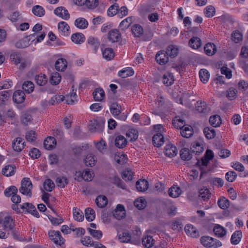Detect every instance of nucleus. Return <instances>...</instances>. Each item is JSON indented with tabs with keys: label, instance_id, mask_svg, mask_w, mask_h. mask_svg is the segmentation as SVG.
<instances>
[{
	"label": "nucleus",
	"instance_id": "64",
	"mask_svg": "<svg viewBox=\"0 0 248 248\" xmlns=\"http://www.w3.org/2000/svg\"><path fill=\"white\" fill-rule=\"evenodd\" d=\"M56 183L58 187L63 188L68 183V180L65 177H59L56 180Z\"/></svg>",
	"mask_w": 248,
	"mask_h": 248
},
{
	"label": "nucleus",
	"instance_id": "29",
	"mask_svg": "<svg viewBox=\"0 0 248 248\" xmlns=\"http://www.w3.org/2000/svg\"><path fill=\"white\" fill-rule=\"evenodd\" d=\"M154 240L152 236L144 234L142 238V244L143 246L147 248H151L154 244Z\"/></svg>",
	"mask_w": 248,
	"mask_h": 248
},
{
	"label": "nucleus",
	"instance_id": "17",
	"mask_svg": "<svg viewBox=\"0 0 248 248\" xmlns=\"http://www.w3.org/2000/svg\"><path fill=\"white\" fill-rule=\"evenodd\" d=\"M56 145V140L54 137H47L44 142V146L46 149L51 150Z\"/></svg>",
	"mask_w": 248,
	"mask_h": 248
},
{
	"label": "nucleus",
	"instance_id": "25",
	"mask_svg": "<svg viewBox=\"0 0 248 248\" xmlns=\"http://www.w3.org/2000/svg\"><path fill=\"white\" fill-rule=\"evenodd\" d=\"M102 56L104 59L107 61H110L113 59L115 56L114 50L111 48H107L103 49L101 48Z\"/></svg>",
	"mask_w": 248,
	"mask_h": 248
},
{
	"label": "nucleus",
	"instance_id": "23",
	"mask_svg": "<svg viewBox=\"0 0 248 248\" xmlns=\"http://www.w3.org/2000/svg\"><path fill=\"white\" fill-rule=\"evenodd\" d=\"M188 45L192 49H198L202 45L201 40L198 37L194 36L189 40Z\"/></svg>",
	"mask_w": 248,
	"mask_h": 248
},
{
	"label": "nucleus",
	"instance_id": "22",
	"mask_svg": "<svg viewBox=\"0 0 248 248\" xmlns=\"http://www.w3.org/2000/svg\"><path fill=\"white\" fill-rule=\"evenodd\" d=\"M93 95L95 101H101L104 99L105 94L103 89L98 88L94 90Z\"/></svg>",
	"mask_w": 248,
	"mask_h": 248
},
{
	"label": "nucleus",
	"instance_id": "13",
	"mask_svg": "<svg viewBox=\"0 0 248 248\" xmlns=\"http://www.w3.org/2000/svg\"><path fill=\"white\" fill-rule=\"evenodd\" d=\"M60 33L63 36H67L70 33V27L68 24L64 21H61L58 25Z\"/></svg>",
	"mask_w": 248,
	"mask_h": 248
},
{
	"label": "nucleus",
	"instance_id": "34",
	"mask_svg": "<svg viewBox=\"0 0 248 248\" xmlns=\"http://www.w3.org/2000/svg\"><path fill=\"white\" fill-rule=\"evenodd\" d=\"M74 24L77 28L80 29H85L88 26V22L83 17H79L76 19Z\"/></svg>",
	"mask_w": 248,
	"mask_h": 248
},
{
	"label": "nucleus",
	"instance_id": "12",
	"mask_svg": "<svg viewBox=\"0 0 248 248\" xmlns=\"http://www.w3.org/2000/svg\"><path fill=\"white\" fill-rule=\"evenodd\" d=\"M26 95L24 91L18 90L16 91L13 95V101L17 104H21L24 102Z\"/></svg>",
	"mask_w": 248,
	"mask_h": 248
},
{
	"label": "nucleus",
	"instance_id": "53",
	"mask_svg": "<svg viewBox=\"0 0 248 248\" xmlns=\"http://www.w3.org/2000/svg\"><path fill=\"white\" fill-rule=\"evenodd\" d=\"M199 197L203 201L208 200L211 196V193L207 188L203 187L199 190Z\"/></svg>",
	"mask_w": 248,
	"mask_h": 248
},
{
	"label": "nucleus",
	"instance_id": "54",
	"mask_svg": "<svg viewBox=\"0 0 248 248\" xmlns=\"http://www.w3.org/2000/svg\"><path fill=\"white\" fill-rule=\"evenodd\" d=\"M34 88L33 83L30 81H26L22 85V89L28 93H32Z\"/></svg>",
	"mask_w": 248,
	"mask_h": 248
},
{
	"label": "nucleus",
	"instance_id": "35",
	"mask_svg": "<svg viewBox=\"0 0 248 248\" xmlns=\"http://www.w3.org/2000/svg\"><path fill=\"white\" fill-rule=\"evenodd\" d=\"M182 193V190L179 187L175 186H172L168 191L169 195L172 198L178 197Z\"/></svg>",
	"mask_w": 248,
	"mask_h": 248
},
{
	"label": "nucleus",
	"instance_id": "24",
	"mask_svg": "<svg viewBox=\"0 0 248 248\" xmlns=\"http://www.w3.org/2000/svg\"><path fill=\"white\" fill-rule=\"evenodd\" d=\"M16 169V167L15 165H7L2 169L1 172L5 176H11L15 174Z\"/></svg>",
	"mask_w": 248,
	"mask_h": 248
},
{
	"label": "nucleus",
	"instance_id": "49",
	"mask_svg": "<svg viewBox=\"0 0 248 248\" xmlns=\"http://www.w3.org/2000/svg\"><path fill=\"white\" fill-rule=\"evenodd\" d=\"M85 216L88 221H92L95 217V211L91 208H87L85 210Z\"/></svg>",
	"mask_w": 248,
	"mask_h": 248
},
{
	"label": "nucleus",
	"instance_id": "50",
	"mask_svg": "<svg viewBox=\"0 0 248 248\" xmlns=\"http://www.w3.org/2000/svg\"><path fill=\"white\" fill-rule=\"evenodd\" d=\"M242 237V232L239 231H235L232 235L231 238V243L233 245L238 244Z\"/></svg>",
	"mask_w": 248,
	"mask_h": 248
},
{
	"label": "nucleus",
	"instance_id": "55",
	"mask_svg": "<svg viewBox=\"0 0 248 248\" xmlns=\"http://www.w3.org/2000/svg\"><path fill=\"white\" fill-rule=\"evenodd\" d=\"M32 12L36 16L41 17L43 16L45 13L44 8L40 5H36L32 7Z\"/></svg>",
	"mask_w": 248,
	"mask_h": 248
},
{
	"label": "nucleus",
	"instance_id": "42",
	"mask_svg": "<svg viewBox=\"0 0 248 248\" xmlns=\"http://www.w3.org/2000/svg\"><path fill=\"white\" fill-rule=\"evenodd\" d=\"M95 202L98 207L103 208L107 205L108 199L105 196L100 195L96 198Z\"/></svg>",
	"mask_w": 248,
	"mask_h": 248
},
{
	"label": "nucleus",
	"instance_id": "43",
	"mask_svg": "<svg viewBox=\"0 0 248 248\" xmlns=\"http://www.w3.org/2000/svg\"><path fill=\"white\" fill-rule=\"evenodd\" d=\"M180 133L182 137L189 138L193 135L192 128L190 126H185L184 129H181Z\"/></svg>",
	"mask_w": 248,
	"mask_h": 248
},
{
	"label": "nucleus",
	"instance_id": "1",
	"mask_svg": "<svg viewBox=\"0 0 248 248\" xmlns=\"http://www.w3.org/2000/svg\"><path fill=\"white\" fill-rule=\"evenodd\" d=\"M32 184L29 178H24L21 182V186L19 189V192L27 196L31 197L32 196L31 189Z\"/></svg>",
	"mask_w": 248,
	"mask_h": 248
},
{
	"label": "nucleus",
	"instance_id": "6",
	"mask_svg": "<svg viewBox=\"0 0 248 248\" xmlns=\"http://www.w3.org/2000/svg\"><path fill=\"white\" fill-rule=\"evenodd\" d=\"M100 46V41L97 37L90 36L87 40V46L96 53Z\"/></svg>",
	"mask_w": 248,
	"mask_h": 248
},
{
	"label": "nucleus",
	"instance_id": "57",
	"mask_svg": "<svg viewBox=\"0 0 248 248\" xmlns=\"http://www.w3.org/2000/svg\"><path fill=\"white\" fill-rule=\"evenodd\" d=\"M204 134L208 139H212L216 136L215 130L212 127H206L204 128Z\"/></svg>",
	"mask_w": 248,
	"mask_h": 248
},
{
	"label": "nucleus",
	"instance_id": "18",
	"mask_svg": "<svg viewBox=\"0 0 248 248\" xmlns=\"http://www.w3.org/2000/svg\"><path fill=\"white\" fill-rule=\"evenodd\" d=\"M177 152L176 147L171 144L167 145L165 148V155L169 157H172L175 156L177 154Z\"/></svg>",
	"mask_w": 248,
	"mask_h": 248
},
{
	"label": "nucleus",
	"instance_id": "36",
	"mask_svg": "<svg viewBox=\"0 0 248 248\" xmlns=\"http://www.w3.org/2000/svg\"><path fill=\"white\" fill-rule=\"evenodd\" d=\"M204 49L206 54L208 56H212L217 51L216 46L212 43H208L206 44Z\"/></svg>",
	"mask_w": 248,
	"mask_h": 248
},
{
	"label": "nucleus",
	"instance_id": "31",
	"mask_svg": "<svg viewBox=\"0 0 248 248\" xmlns=\"http://www.w3.org/2000/svg\"><path fill=\"white\" fill-rule=\"evenodd\" d=\"M127 141L125 137L122 135L116 137L115 140V146L119 148H123L127 145Z\"/></svg>",
	"mask_w": 248,
	"mask_h": 248
},
{
	"label": "nucleus",
	"instance_id": "40",
	"mask_svg": "<svg viewBox=\"0 0 248 248\" xmlns=\"http://www.w3.org/2000/svg\"><path fill=\"white\" fill-rule=\"evenodd\" d=\"M47 78L46 75L43 74L37 75L35 77V80L37 85L44 86L47 82Z\"/></svg>",
	"mask_w": 248,
	"mask_h": 248
},
{
	"label": "nucleus",
	"instance_id": "16",
	"mask_svg": "<svg viewBox=\"0 0 248 248\" xmlns=\"http://www.w3.org/2000/svg\"><path fill=\"white\" fill-rule=\"evenodd\" d=\"M25 142L21 138H17L12 142V146L14 151L18 152H21L24 148Z\"/></svg>",
	"mask_w": 248,
	"mask_h": 248
},
{
	"label": "nucleus",
	"instance_id": "5",
	"mask_svg": "<svg viewBox=\"0 0 248 248\" xmlns=\"http://www.w3.org/2000/svg\"><path fill=\"white\" fill-rule=\"evenodd\" d=\"M0 215L2 220L0 222V227L9 231L13 230L15 227V222L12 217L10 216L3 217L2 213H0Z\"/></svg>",
	"mask_w": 248,
	"mask_h": 248
},
{
	"label": "nucleus",
	"instance_id": "3",
	"mask_svg": "<svg viewBox=\"0 0 248 248\" xmlns=\"http://www.w3.org/2000/svg\"><path fill=\"white\" fill-rule=\"evenodd\" d=\"M200 241L203 246L209 248H216L221 246L222 245L219 240L208 236L202 237Z\"/></svg>",
	"mask_w": 248,
	"mask_h": 248
},
{
	"label": "nucleus",
	"instance_id": "63",
	"mask_svg": "<svg viewBox=\"0 0 248 248\" xmlns=\"http://www.w3.org/2000/svg\"><path fill=\"white\" fill-rule=\"evenodd\" d=\"M22 18L21 14L18 11H15L13 12L8 17L12 22H16Z\"/></svg>",
	"mask_w": 248,
	"mask_h": 248
},
{
	"label": "nucleus",
	"instance_id": "33",
	"mask_svg": "<svg viewBox=\"0 0 248 248\" xmlns=\"http://www.w3.org/2000/svg\"><path fill=\"white\" fill-rule=\"evenodd\" d=\"M72 41L76 44H81L85 40V37L83 34L77 32L74 33L71 36Z\"/></svg>",
	"mask_w": 248,
	"mask_h": 248
},
{
	"label": "nucleus",
	"instance_id": "59",
	"mask_svg": "<svg viewBox=\"0 0 248 248\" xmlns=\"http://www.w3.org/2000/svg\"><path fill=\"white\" fill-rule=\"evenodd\" d=\"M133 22V18L129 16L123 20L120 23L119 27L123 30L126 29Z\"/></svg>",
	"mask_w": 248,
	"mask_h": 248
},
{
	"label": "nucleus",
	"instance_id": "2",
	"mask_svg": "<svg viewBox=\"0 0 248 248\" xmlns=\"http://www.w3.org/2000/svg\"><path fill=\"white\" fill-rule=\"evenodd\" d=\"M10 60L15 64H20L19 69H24L27 65L26 60L19 52H13L10 56Z\"/></svg>",
	"mask_w": 248,
	"mask_h": 248
},
{
	"label": "nucleus",
	"instance_id": "38",
	"mask_svg": "<svg viewBox=\"0 0 248 248\" xmlns=\"http://www.w3.org/2000/svg\"><path fill=\"white\" fill-rule=\"evenodd\" d=\"M118 239L122 243H131V241H134L132 237L128 232H123L119 234L118 235Z\"/></svg>",
	"mask_w": 248,
	"mask_h": 248
},
{
	"label": "nucleus",
	"instance_id": "8",
	"mask_svg": "<svg viewBox=\"0 0 248 248\" xmlns=\"http://www.w3.org/2000/svg\"><path fill=\"white\" fill-rule=\"evenodd\" d=\"M48 235L55 244L60 246L64 244V239L61 236L59 231H50L48 232Z\"/></svg>",
	"mask_w": 248,
	"mask_h": 248
},
{
	"label": "nucleus",
	"instance_id": "9",
	"mask_svg": "<svg viewBox=\"0 0 248 248\" xmlns=\"http://www.w3.org/2000/svg\"><path fill=\"white\" fill-rule=\"evenodd\" d=\"M169 56L166 51L160 50L156 54L155 60L159 64L164 65L168 62Z\"/></svg>",
	"mask_w": 248,
	"mask_h": 248
},
{
	"label": "nucleus",
	"instance_id": "30",
	"mask_svg": "<svg viewBox=\"0 0 248 248\" xmlns=\"http://www.w3.org/2000/svg\"><path fill=\"white\" fill-rule=\"evenodd\" d=\"M67 61L63 58L59 59L56 61L55 64L56 69L59 71H64L67 67Z\"/></svg>",
	"mask_w": 248,
	"mask_h": 248
},
{
	"label": "nucleus",
	"instance_id": "32",
	"mask_svg": "<svg viewBox=\"0 0 248 248\" xmlns=\"http://www.w3.org/2000/svg\"><path fill=\"white\" fill-rule=\"evenodd\" d=\"M185 121L180 116H176L172 120V124L177 129H182L185 125Z\"/></svg>",
	"mask_w": 248,
	"mask_h": 248
},
{
	"label": "nucleus",
	"instance_id": "47",
	"mask_svg": "<svg viewBox=\"0 0 248 248\" xmlns=\"http://www.w3.org/2000/svg\"><path fill=\"white\" fill-rule=\"evenodd\" d=\"M104 128V124L99 123L97 122H94L93 124L90 125L89 127L90 131L92 132H102Z\"/></svg>",
	"mask_w": 248,
	"mask_h": 248
},
{
	"label": "nucleus",
	"instance_id": "41",
	"mask_svg": "<svg viewBox=\"0 0 248 248\" xmlns=\"http://www.w3.org/2000/svg\"><path fill=\"white\" fill-rule=\"evenodd\" d=\"M84 163L87 166L93 167L96 162V157L92 154H88L84 159Z\"/></svg>",
	"mask_w": 248,
	"mask_h": 248
},
{
	"label": "nucleus",
	"instance_id": "45",
	"mask_svg": "<svg viewBox=\"0 0 248 248\" xmlns=\"http://www.w3.org/2000/svg\"><path fill=\"white\" fill-rule=\"evenodd\" d=\"M199 77L201 81L206 83L209 79L210 74L206 69H202L199 71Z\"/></svg>",
	"mask_w": 248,
	"mask_h": 248
},
{
	"label": "nucleus",
	"instance_id": "27",
	"mask_svg": "<svg viewBox=\"0 0 248 248\" xmlns=\"http://www.w3.org/2000/svg\"><path fill=\"white\" fill-rule=\"evenodd\" d=\"M134 74V71L132 68L126 67L119 71L118 73V76L122 78H126L133 76Z\"/></svg>",
	"mask_w": 248,
	"mask_h": 248
},
{
	"label": "nucleus",
	"instance_id": "62",
	"mask_svg": "<svg viewBox=\"0 0 248 248\" xmlns=\"http://www.w3.org/2000/svg\"><path fill=\"white\" fill-rule=\"evenodd\" d=\"M54 187V183L50 179H46L44 183V188L47 191L51 192Z\"/></svg>",
	"mask_w": 248,
	"mask_h": 248
},
{
	"label": "nucleus",
	"instance_id": "19",
	"mask_svg": "<svg viewBox=\"0 0 248 248\" xmlns=\"http://www.w3.org/2000/svg\"><path fill=\"white\" fill-rule=\"evenodd\" d=\"M185 231L186 233L191 237L196 238L199 236V232L191 224H187L185 227Z\"/></svg>",
	"mask_w": 248,
	"mask_h": 248
},
{
	"label": "nucleus",
	"instance_id": "60",
	"mask_svg": "<svg viewBox=\"0 0 248 248\" xmlns=\"http://www.w3.org/2000/svg\"><path fill=\"white\" fill-rule=\"evenodd\" d=\"M121 106L118 104L113 103L110 107L111 113L114 116H118L120 113Z\"/></svg>",
	"mask_w": 248,
	"mask_h": 248
},
{
	"label": "nucleus",
	"instance_id": "14",
	"mask_svg": "<svg viewBox=\"0 0 248 248\" xmlns=\"http://www.w3.org/2000/svg\"><path fill=\"white\" fill-rule=\"evenodd\" d=\"M76 3L79 5H85L90 9H93L97 6L99 4L98 0H79V2H76Z\"/></svg>",
	"mask_w": 248,
	"mask_h": 248
},
{
	"label": "nucleus",
	"instance_id": "28",
	"mask_svg": "<svg viewBox=\"0 0 248 248\" xmlns=\"http://www.w3.org/2000/svg\"><path fill=\"white\" fill-rule=\"evenodd\" d=\"M163 83L167 86H170L174 82V77L172 73L166 72L163 76Z\"/></svg>",
	"mask_w": 248,
	"mask_h": 248
},
{
	"label": "nucleus",
	"instance_id": "56",
	"mask_svg": "<svg viewBox=\"0 0 248 248\" xmlns=\"http://www.w3.org/2000/svg\"><path fill=\"white\" fill-rule=\"evenodd\" d=\"M180 156L182 159L184 160H189L192 158V155L187 148H183L180 151Z\"/></svg>",
	"mask_w": 248,
	"mask_h": 248
},
{
	"label": "nucleus",
	"instance_id": "10",
	"mask_svg": "<svg viewBox=\"0 0 248 248\" xmlns=\"http://www.w3.org/2000/svg\"><path fill=\"white\" fill-rule=\"evenodd\" d=\"M113 217L120 220L124 218L125 216V210L123 205L119 204L117 205L116 208L113 212Z\"/></svg>",
	"mask_w": 248,
	"mask_h": 248
},
{
	"label": "nucleus",
	"instance_id": "48",
	"mask_svg": "<svg viewBox=\"0 0 248 248\" xmlns=\"http://www.w3.org/2000/svg\"><path fill=\"white\" fill-rule=\"evenodd\" d=\"M209 122L213 127H217L221 123V118L219 115H215L210 117Z\"/></svg>",
	"mask_w": 248,
	"mask_h": 248
},
{
	"label": "nucleus",
	"instance_id": "11",
	"mask_svg": "<svg viewBox=\"0 0 248 248\" xmlns=\"http://www.w3.org/2000/svg\"><path fill=\"white\" fill-rule=\"evenodd\" d=\"M54 13L58 16L64 20H68L70 18L68 11L63 6L58 7L54 11Z\"/></svg>",
	"mask_w": 248,
	"mask_h": 248
},
{
	"label": "nucleus",
	"instance_id": "21",
	"mask_svg": "<svg viewBox=\"0 0 248 248\" xmlns=\"http://www.w3.org/2000/svg\"><path fill=\"white\" fill-rule=\"evenodd\" d=\"M131 31L134 36L136 37H140L144 33V30L142 27L139 24H134L131 27Z\"/></svg>",
	"mask_w": 248,
	"mask_h": 248
},
{
	"label": "nucleus",
	"instance_id": "46",
	"mask_svg": "<svg viewBox=\"0 0 248 248\" xmlns=\"http://www.w3.org/2000/svg\"><path fill=\"white\" fill-rule=\"evenodd\" d=\"M217 204L222 209H227L230 206V202L224 197H221L218 200Z\"/></svg>",
	"mask_w": 248,
	"mask_h": 248
},
{
	"label": "nucleus",
	"instance_id": "58",
	"mask_svg": "<svg viewBox=\"0 0 248 248\" xmlns=\"http://www.w3.org/2000/svg\"><path fill=\"white\" fill-rule=\"evenodd\" d=\"M29 45L30 42L27 37L21 39L16 43V46L19 48H25Z\"/></svg>",
	"mask_w": 248,
	"mask_h": 248
},
{
	"label": "nucleus",
	"instance_id": "39",
	"mask_svg": "<svg viewBox=\"0 0 248 248\" xmlns=\"http://www.w3.org/2000/svg\"><path fill=\"white\" fill-rule=\"evenodd\" d=\"M215 234L218 237H222L226 233L225 229L220 225L217 224L213 229Z\"/></svg>",
	"mask_w": 248,
	"mask_h": 248
},
{
	"label": "nucleus",
	"instance_id": "20",
	"mask_svg": "<svg viewBox=\"0 0 248 248\" xmlns=\"http://www.w3.org/2000/svg\"><path fill=\"white\" fill-rule=\"evenodd\" d=\"M152 140L155 146L160 147L164 142L163 134L160 133H155L153 137Z\"/></svg>",
	"mask_w": 248,
	"mask_h": 248
},
{
	"label": "nucleus",
	"instance_id": "51",
	"mask_svg": "<svg viewBox=\"0 0 248 248\" xmlns=\"http://www.w3.org/2000/svg\"><path fill=\"white\" fill-rule=\"evenodd\" d=\"M166 52L169 56L175 57L178 53V49L174 45H170L167 47Z\"/></svg>",
	"mask_w": 248,
	"mask_h": 248
},
{
	"label": "nucleus",
	"instance_id": "61",
	"mask_svg": "<svg viewBox=\"0 0 248 248\" xmlns=\"http://www.w3.org/2000/svg\"><path fill=\"white\" fill-rule=\"evenodd\" d=\"M119 6L118 4L115 3L110 6L107 11L108 16H113L118 13Z\"/></svg>",
	"mask_w": 248,
	"mask_h": 248
},
{
	"label": "nucleus",
	"instance_id": "15",
	"mask_svg": "<svg viewBox=\"0 0 248 248\" xmlns=\"http://www.w3.org/2000/svg\"><path fill=\"white\" fill-rule=\"evenodd\" d=\"M108 39L112 43L118 42L121 40V34L117 29H112L108 33Z\"/></svg>",
	"mask_w": 248,
	"mask_h": 248
},
{
	"label": "nucleus",
	"instance_id": "37",
	"mask_svg": "<svg viewBox=\"0 0 248 248\" xmlns=\"http://www.w3.org/2000/svg\"><path fill=\"white\" fill-rule=\"evenodd\" d=\"M196 110L200 113H206L209 109L206 106V104L204 101H197L196 105Z\"/></svg>",
	"mask_w": 248,
	"mask_h": 248
},
{
	"label": "nucleus",
	"instance_id": "44",
	"mask_svg": "<svg viewBox=\"0 0 248 248\" xmlns=\"http://www.w3.org/2000/svg\"><path fill=\"white\" fill-rule=\"evenodd\" d=\"M73 217L78 221H82L84 220L83 212L79 209L74 208L73 209Z\"/></svg>",
	"mask_w": 248,
	"mask_h": 248
},
{
	"label": "nucleus",
	"instance_id": "52",
	"mask_svg": "<svg viewBox=\"0 0 248 248\" xmlns=\"http://www.w3.org/2000/svg\"><path fill=\"white\" fill-rule=\"evenodd\" d=\"M61 80V76L58 72H55L51 74L50 78V82L52 85H58Z\"/></svg>",
	"mask_w": 248,
	"mask_h": 248
},
{
	"label": "nucleus",
	"instance_id": "7",
	"mask_svg": "<svg viewBox=\"0 0 248 248\" xmlns=\"http://www.w3.org/2000/svg\"><path fill=\"white\" fill-rule=\"evenodd\" d=\"M19 206H20V208L23 210V212L30 213L37 218L40 217L39 214L37 211L35 207L32 203L26 202Z\"/></svg>",
	"mask_w": 248,
	"mask_h": 248
},
{
	"label": "nucleus",
	"instance_id": "26",
	"mask_svg": "<svg viewBox=\"0 0 248 248\" xmlns=\"http://www.w3.org/2000/svg\"><path fill=\"white\" fill-rule=\"evenodd\" d=\"M136 187L138 191L144 192L148 188V182L145 179L140 180L136 182Z\"/></svg>",
	"mask_w": 248,
	"mask_h": 248
},
{
	"label": "nucleus",
	"instance_id": "4",
	"mask_svg": "<svg viewBox=\"0 0 248 248\" xmlns=\"http://www.w3.org/2000/svg\"><path fill=\"white\" fill-rule=\"evenodd\" d=\"M240 56V65L247 73L248 71V64L247 63L248 61V48L246 46L242 47Z\"/></svg>",
	"mask_w": 248,
	"mask_h": 248
}]
</instances>
